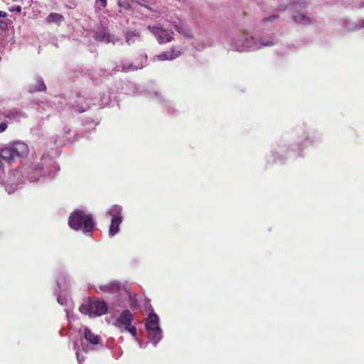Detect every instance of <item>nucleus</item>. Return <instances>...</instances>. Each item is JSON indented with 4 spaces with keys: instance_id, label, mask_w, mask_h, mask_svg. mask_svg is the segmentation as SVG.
Here are the masks:
<instances>
[{
    "instance_id": "nucleus-3",
    "label": "nucleus",
    "mask_w": 364,
    "mask_h": 364,
    "mask_svg": "<svg viewBox=\"0 0 364 364\" xmlns=\"http://www.w3.org/2000/svg\"><path fill=\"white\" fill-rule=\"evenodd\" d=\"M69 226L75 230L90 232L94 228V222L90 214L82 210H75L69 217Z\"/></svg>"
},
{
    "instance_id": "nucleus-6",
    "label": "nucleus",
    "mask_w": 364,
    "mask_h": 364,
    "mask_svg": "<svg viewBox=\"0 0 364 364\" xmlns=\"http://www.w3.org/2000/svg\"><path fill=\"white\" fill-rule=\"evenodd\" d=\"M149 29L155 36L159 43H168L172 40L173 32L168 29H164L158 26H149Z\"/></svg>"
},
{
    "instance_id": "nucleus-4",
    "label": "nucleus",
    "mask_w": 364,
    "mask_h": 364,
    "mask_svg": "<svg viewBox=\"0 0 364 364\" xmlns=\"http://www.w3.org/2000/svg\"><path fill=\"white\" fill-rule=\"evenodd\" d=\"M146 330L149 341L156 346L163 338V331L159 326V318L151 309V312L146 318Z\"/></svg>"
},
{
    "instance_id": "nucleus-7",
    "label": "nucleus",
    "mask_w": 364,
    "mask_h": 364,
    "mask_svg": "<svg viewBox=\"0 0 364 364\" xmlns=\"http://www.w3.org/2000/svg\"><path fill=\"white\" fill-rule=\"evenodd\" d=\"M9 145L16 160L18 158H24L27 156L29 149L28 145L24 142L16 141L14 143L9 144Z\"/></svg>"
},
{
    "instance_id": "nucleus-23",
    "label": "nucleus",
    "mask_w": 364,
    "mask_h": 364,
    "mask_svg": "<svg viewBox=\"0 0 364 364\" xmlns=\"http://www.w3.org/2000/svg\"><path fill=\"white\" fill-rule=\"evenodd\" d=\"M63 19V16L56 13H52L47 17L48 21L50 23H60Z\"/></svg>"
},
{
    "instance_id": "nucleus-8",
    "label": "nucleus",
    "mask_w": 364,
    "mask_h": 364,
    "mask_svg": "<svg viewBox=\"0 0 364 364\" xmlns=\"http://www.w3.org/2000/svg\"><path fill=\"white\" fill-rule=\"evenodd\" d=\"M133 315L129 310L123 311L117 319L115 321L114 325L121 329L128 327L132 323Z\"/></svg>"
},
{
    "instance_id": "nucleus-16",
    "label": "nucleus",
    "mask_w": 364,
    "mask_h": 364,
    "mask_svg": "<svg viewBox=\"0 0 364 364\" xmlns=\"http://www.w3.org/2000/svg\"><path fill=\"white\" fill-rule=\"evenodd\" d=\"M293 18L294 21L299 25L307 26L312 23L311 18L303 13L294 14Z\"/></svg>"
},
{
    "instance_id": "nucleus-35",
    "label": "nucleus",
    "mask_w": 364,
    "mask_h": 364,
    "mask_svg": "<svg viewBox=\"0 0 364 364\" xmlns=\"http://www.w3.org/2000/svg\"><path fill=\"white\" fill-rule=\"evenodd\" d=\"M154 96H155L156 97H157L159 96V93H158L157 92H154Z\"/></svg>"
},
{
    "instance_id": "nucleus-9",
    "label": "nucleus",
    "mask_w": 364,
    "mask_h": 364,
    "mask_svg": "<svg viewBox=\"0 0 364 364\" xmlns=\"http://www.w3.org/2000/svg\"><path fill=\"white\" fill-rule=\"evenodd\" d=\"M94 38L96 41L105 43H112L115 44L118 41L117 38L110 35L105 28L97 30L95 32Z\"/></svg>"
},
{
    "instance_id": "nucleus-30",
    "label": "nucleus",
    "mask_w": 364,
    "mask_h": 364,
    "mask_svg": "<svg viewBox=\"0 0 364 364\" xmlns=\"http://www.w3.org/2000/svg\"><path fill=\"white\" fill-rule=\"evenodd\" d=\"M277 17V16L272 15V16H269V18H267V21H272L274 20Z\"/></svg>"
},
{
    "instance_id": "nucleus-33",
    "label": "nucleus",
    "mask_w": 364,
    "mask_h": 364,
    "mask_svg": "<svg viewBox=\"0 0 364 364\" xmlns=\"http://www.w3.org/2000/svg\"><path fill=\"white\" fill-rule=\"evenodd\" d=\"M82 349L84 351L87 352L89 350L87 347H85L83 343H82Z\"/></svg>"
},
{
    "instance_id": "nucleus-34",
    "label": "nucleus",
    "mask_w": 364,
    "mask_h": 364,
    "mask_svg": "<svg viewBox=\"0 0 364 364\" xmlns=\"http://www.w3.org/2000/svg\"><path fill=\"white\" fill-rule=\"evenodd\" d=\"M65 312H66V314H67V316H68L69 315V311L68 309H65Z\"/></svg>"
},
{
    "instance_id": "nucleus-27",
    "label": "nucleus",
    "mask_w": 364,
    "mask_h": 364,
    "mask_svg": "<svg viewBox=\"0 0 364 364\" xmlns=\"http://www.w3.org/2000/svg\"><path fill=\"white\" fill-rule=\"evenodd\" d=\"M9 11L20 13L21 11V7L18 5H14L9 9Z\"/></svg>"
},
{
    "instance_id": "nucleus-11",
    "label": "nucleus",
    "mask_w": 364,
    "mask_h": 364,
    "mask_svg": "<svg viewBox=\"0 0 364 364\" xmlns=\"http://www.w3.org/2000/svg\"><path fill=\"white\" fill-rule=\"evenodd\" d=\"M181 55V52L175 48H171V50L164 51L155 56L157 60H171Z\"/></svg>"
},
{
    "instance_id": "nucleus-24",
    "label": "nucleus",
    "mask_w": 364,
    "mask_h": 364,
    "mask_svg": "<svg viewBox=\"0 0 364 364\" xmlns=\"http://www.w3.org/2000/svg\"><path fill=\"white\" fill-rule=\"evenodd\" d=\"M120 331H121V332L127 331V332L130 333L132 334V336L135 338V340L136 341L137 340V338H136L137 331H136V328L135 326L130 325L127 328L121 329Z\"/></svg>"
},
{
    "instance_id": "nucleus-13",
    "label": "nucleus",
    "mask_w": 364,
    "mask_h": 364,
    "mask_svg": "<svg viewBox=\"0 0 364 364\" xmlns=\"http://www.w3.org/2000/svg\"><path fill=\"white\" fill-rule=\"evenodd\" d=\"M5 117L16 122H19L26 117V114L18 109H12L5 112Z\"/></svg>"
},
{
    "instance_id": "nucleus-37",
    "label": "nucleus",
    "mask_w": 364,
    "mask_h": 364,
    "mask_svg": "<svg viewBox=\"0 0 364 364\" xmlns=\"http://www.w3.org/2000/svg\"><path fill=\"white\" fill-rule=\"evenodd\" d=\"M213 42L210 41L208 44V46H210L212 45Z\"/></svg>"
},
{
    "instance_id": "nucleus-25",
    "label": "nucleus",
    "mask_w": 364,
    "mask_h": 364,
    "mask_svg": "<svg viewBox=\"0 0 364 364\" xmlns=\"http://www.w3.org/2000/svg\"><path fill=\"white\" fill-rule=\"evenodd\" d=\"M95 5L98 9L105 8L107 6V0H96Z\"/></svg>"
},
{
    "instance_id": "nucleus-29",
    "label": "nucleus",
    "mask_w": 364,
    "mask_h": 364,
    "mask_svg": "<svg viewBox=\"0 0 364 364\" xmlns=\"http://www.w3.org/2000/svg\"><path fill=\"white\" fill-rule=\"evenodd\" d=\"M76 357H77V359L78 360V363L81 364V358L80 357V353H78L77 350L76 351Z\"/></svg>"
},
{
    "instance_id": "nucleus-20",
    "label": "nucleus",
    "mask_w": 364,
    "mask_h": 364,
    "mask_svg": "<svg viewBox=\"0 0 364 364\" xmlns=\"http://www.w3.org/2000/svg\"><path fill=\"white\" fill-rule=\"evenodd\" d=\"M143 68V65L141 66H134L130 63L126 62V63H122L121 65L117 66V71H124V72H129V71H133L134 70L141 69Z\"/></svg>"
},
{
    "instance_id": "nucleus-22",
    "label": "nucleus",
    "mask_w": 364,
    "mask_h": 364,
    "mask_svg": "<svg viewBox=\"0 0 364 364\" xmlns=\"http://www.w3.org/2000/svg\"><path fill=\"white\" fill-rule=\"evenodd\" d=\"M79 309L83 314L93 315L92 309L91 308V301L87 304H82Z\"/></svg>"
},
{
    "instance_id": "nucleus-28",
    "label": "nucleus",
    "mask_w": 364,
    "mask_h": 364,
    "mask_svg": "<svg viewBox=\"0 0 364 364\" xmlns=\"http://www.w3.org/2000/svg\"><path fill=\"white\" fill-rule=\"evenodd\" d=\"M7 122H3L0 123V133H2L6 131L7 129Z\"/></svg>"
},
{
    "instance_id": "nucleus-2",
    "label": "nucleus",
    "mask_w": 364,
    "mask_h": 364,
    "mask_svg": "<svg viewBox=\"0 0 364 364\" xmlns=\"http://www.w3.org/2000/svg\"><path fill=\"white\" fill-rule=\"evenodd\" d=\"M273 37L267 39H258L247 32H240L235 36L231 44V50L237 52H246L261 49L264 46H272L275 44Z\"/></svg>"
},
{
    "instance_id": "nucleus-31",
    "label": "nucleus",
    "mask_w": 364,
    "mask_h": 364,
    "mask_svg": "<svg viewBox=\"0 0 364 364\" xmlns=\"http://www.w3.org/2000/svg\"><path fill=\"white\" fill-rule=\"evenodd\" d=\"M6 16V14L2 11H0V17L4 18Z\"/></svg>"
},
{
    "instance_id": "nucleus-14",
    "label": "nucleus",
    "mask_w": 364,
    "mask_h": 364,
    "mask_svg": "<svg viewBox=\"0 0 364 364\" xmlns=\"http://www.w3.org/2000/svg\"><path fill=\"white\" fill-rule=\"evenodd\" d=\"M0 158L9 164L16 161L9 144L0 149Z\"/></svg>"
},
{
    "instance_id": "nucleus-1",
    "label": "nucleus",
    "mask_w": 364,
    "mask_h": 364,
    "mask_svg": "<svg viewBox=\"0 0 364 364\" xmlns=\"http://www.w3.org/2000/svg\"><path fill=\"white\" fill-rule=\"evenodd\" d=\"M58 170L59 168L55 162L50 156L43 155L39 164H33L31 167L25 168L23 171L20 170L13 171L5 184V190L9 194H11L15 190L20 188V183H16L15 187H13V185L16 179L19 180L21 173L23 176L26 175L30 182H35L41 177L46 176L53 177L54 173Z\"/></svg>"
},
{
    "instance_id": "nucleus-12",
    "label": "nucleus",
    "mask_w": 364,
    "mask_h": 364,
    "mask_svg": "<svg viewBox=\"0 0 364 364\" xmlns=\"http://www.w3.org/2000/svg\"><path fill=\"white\" fill-rule=\"evenodd\" d=\"M91 308L94 316H102L107 311L106 303L100 300L91 301Z\"/></svg>"
},
{
    "instance_id": "nucleus-18",
    "label": "nucleus",
    "mask_w": 364,
    "mask_h": 364,
    "mask_svg": "<svg viewBox=\"0 0 364 364\" xmlns=\"http://www.w3.org/2000/svg\"><path fill=\"white\" fill-rule=\"evenodd\" d=\"M175 29L177 31L181 36L186 38H191L193 37V33L191 29L185 24H179L175 26Z\"/></svg>"
},
{
    "instance_id": "nucleus-5",
    "label": "nucleus",
    "mask_w": 364,
    "mask_h": 364,
    "mask_svg": "<svg viewBox=\"0 0 364 364\" xmlns=\"http://www.w3.org/2000/svg\"><path fill=\"white\" fill-rule=\"evenodd\" d=\"M122 208L118 205L111 206L107 211L111 218V224L109 228V235L110 237L114 236L119 230V225L122 222Z\"/></svg>"
},
{
    "instance_id": "nucleus-15",
    "label": "nucleus",
    "mask_w": 364,
    "mask_h": 364,
    "mask_svg": "<svg viewBox=\"0 0 364 364\" xmlns=\"http://www.w3.org/2000/svg\"><path fill=\"white\" fill-rule=\"evenodd\" d=\"M46 89V86L41 77L35 80V82H31L28 85V90L29 92H41Z\"/></svg>"
},
{
    "instance_id": "nucleus-21",
    "label": "nucleus",
    "mask_w": 364,
    "mask_h": 364,
    "mask_svg": "<svg viewBox=\"0 0 364 364\" xmlns=\"http://www.w3.org/2000/svg\"><path fill=\"white\" fill-rule=\"evenodd\" d=\"M139 38V33L135 32H128L126 35V41L129 45L132 44Z\"/></svg>"
},
{
    "instance_id": "nucleus-32",
    "label": "nucleus",
    "mask_w": 364,
    "mask_h": 364,
    "mask_svg": "<svg viewBox=\"0 0 364 364\" xmlns=\"http://www.w3.org/2000/svg\"><path fill=\"white\" fill-rule=\"evenodd\" d=\"M75 110L76 112H85V109H78V108H75Z\"/></svg>"
},
{
    "instance_id": "nucleus-17",
    "label": "nucleus",
    "mask_w": 364,
    "mask_h": 364,
    "mask_svg": "<svg viewBox=\"0 0 364 364\" xmlns=\"http://www.w3.org/2000/svg\"><path fill=\"white\" fill-rule=\"evenodd\" d=\"M84 338L90 343L95 345L100 343V337L92 333L87 328H84Z\"/></svg>"
},
{
    "instance_id": "nucleus-19",
    "label": "nucleus",
    "mask_w": 364,
    "mask_h": 364,
    "mask_svg": "<svg viewBox=\"0 0 364 364\" xmlns=\"http://www.w3.org/2000/svg\"><path fill=\"white\" fill-rule=\"evenodd\" d=\"M305 7H306V2L296 1V2H291L286 5H280L279 7V9L282 10V11H284L287 9L296 11L297 8H305Z\"/></svg>"
},
{
    "instance_id": "nucleus-26",
    "label": "nucleus",
    "mask_w": 364,
    "mask_h": 364,
    "mask_svg": "<svg viewBox=\"0 0 364 364\" xmlns=\"http://www.w3.org/2000/svg\"><path fill=\"white\" fill-rule=\"evenodd\" d=\"M58 302L60 305H67L68 299L65 297L62 296L61 295L58 296Z\"/></svg>"
},
{
    "instance_id": "nucleus-36",
    "label": "nucleus",
    "mask_w": 364,
    "mask_h": 364,
    "mask_svg": "<svg viewBox=\"0 0 364 364\" xmlns=\"http://www.w3.org/2000/svg\"><path fill=\"white\" fill-rule=\"evenodd\" d=\"M57 284H58V286L59 287V288H60V282L58 280L57 281Z\"/></svg>"
},
{
    "instance_id": "nucleus-10",
    "label": "nucleus",
    "mask_w": 364,
    "mask_h": 364,
    "mask_svg": "<svg viewBox=\"0 0 364 364\" xmlns=\"http://www.w3.org/2000/svg\"><path fill=\"white\" fill-rule=\"evenodd\" d=\"M120 285L119 283L117 281H112L107 284H100L98 287V291H100L103 293L114 294L119 291Z\"/></svg>"
}]
</instances>
